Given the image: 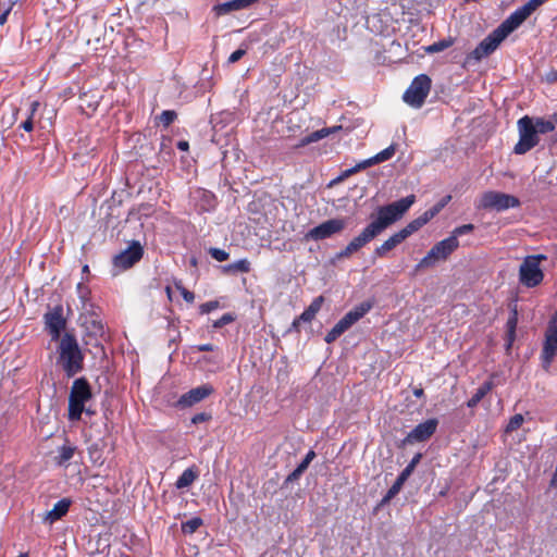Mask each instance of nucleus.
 I'll return each instance as SVG.
<instances>
[{"label": "nucleus", "mask_w": 557, "mask_h": 557, "mask_svg": "<svg viewBox=\"0 0 557 557\" xmlns=\"http://www.w3.org/2000/svg\"><path fill=\"white\" fill-rule=\"evenodd\" d=\"M416 202L413 194L385 206H379L370 215V223L355 236L338 253V258H349L352 253L367 246L386 228L399 221Z\"/></svg>", "instance_id": "1"}, {"label": "nucleus", "mask_w": 557, "mask_h": 557, "mask_svg": "<svg viewBox=\"0 0 557 557\" xmlns=\"http://www.w3.org/2000/svg\"><path fill=\"white\" fill-rule=\"evenodd\" d=\"M58 361L67 377H73L84 369L85 356L74 334L64 333L59 341Z\"/></svg>", "instance_id": "2"}, {"label": "nucleus", "mask_w": 557, "mask_h": 557, "mask_svg": "<svg viewBox=\"0 0 557 557\" xmlns=\"http://www.w3.org/2000/svg\"><path fill=\"white\" fill-rule=\"evenodd\" d=\"M92 396L91 386L86 377L82 376L73 381L67 408V418L70 421L75 422L82 419L85 405Z\"/></svg>", "instance_id": "3"}, {"label": "nucleus", "mask_w": 557, "mask_h": 557, "mask_svg": "<svg viewBox=\"0 0 557 557\" xmlns=\"http://www.w3.org/2000/svg\"><path fill=\"white\" fill-rule=\"evenodd\" d=\"M545 255L527 256L519 267V282L527 288H534L541 285L545 274L541 268V262L545 261Z\"/></svg>", "instance_id": "4"}, {"label": "nucleus", "mask_w": 557, "mask_h": 557, "mask_svg": "<svg viewBox=\"0 0 557 557\" xmlns=\"http://www.w3.org/2000/svg\"><path fill=\"white\" fill-rule=\"evenodd\" d=\"M373 307L371 301H363L348 311L333 327L330 330L324 341L327 344L334 343L342 334L349 330L356 322L363 318Z\"/></svg>", "instance_id": "5"}, {"label": "nucleus", "mask_w": 557, "mask_h": 557, "mask_svg": "<svg viewBox=\"0 0 557 557\" xmlns=\"http://www.w3.org/2000/svg\"><path fill=\"white\" fill-rule=\"evenodd\" d=\"M373 307L371 301H363L348 311L333 327L330 330L324 341L327 344L334 343L342 334L349 330L356 322L363 318Z\"/></svg>", "instance_id": "6"}, {"label": "nucleus", "mask_w": 557, "mask_h": 557, "mask_svg": "<svg viewBox=\"0 0 557 557\" xmlns=\"http://www.w3.org/2000/svg\"><path fill=\"white\" fill-rule=\"evenodd\" d=\"M373 307L371 301H363L348 311L333 327L330 330L324 341L327 344L334 343L342 334L349 330L356 322L363 318Z\"/></svg>", "instance_id": "7"}, {"label": "nucleus", "mask_w": 557, "mask_h": 557, "mask_svg": "<svg viewBox=\"0 0 557 557\" xmlns=\"http://www.w3.org/2000/svg\"><path fill=\"white\" fill-rule=\"evenodd\" d=\"M373 307L371 301H363L348 311L333 327L330 330L324 341L327 344L334 343L342 334L349 330L356 322L363 318Z\"/></svg>", "instance_id": "8"}, {"label": "nucleus", "mask_w": 557, "mask_h": 557, "mask_svg": "<svg viewBox=\"0 0 557 557\" xmlns=\"http://www.w3.org/2000/svg\"><path fill=\"white\" fill-rule=\"evenodd\" d=\"M373 307L371 301H363L348 311L333 327L330 330L324 341L327 344L334 343L342 334L349 330L356 322L363 318Z\"/></svg>", "instance_id": "9"}, {"label": "nucleus", "mask_w": 557, "mask_h": 557, "mask_svg": "<svg viewBox=\"0 0 557 557\" xmlns=\"http://www.w3.org/2000/svg\"><path fill=\"white\" fill-rule=\"evenodd\" d=\"M459 247V240L455 237L447 238L436 243L429 252L418 262L416 271L434 267L440 261H446L449 256Z\"/></svg>", "instance_id": "10"}, {"label": "nucleus", "mask_w": 557, "mask_h": 557, "mask_svg": "<svg viewBox=\"0 0 557 557\" xmlns=\"http://www.w3.org/2000/svg\"><path fill=\"white\" fill-rule=\"evenodd\" d=\"M519 140L513 147L516 154H524L533 149L540 143V137L534 126V119L524 115L517 122Z\"/></svg>", "instance_id": "11"}, {"label": "nucleus", "mask_w": 557, "mask_h": 557, "mask_svg": "<svg viewBox=\"0 0 557 557\" xmlns=\"http://www.w3.org/2000/svg\"><path fill=\"white\" fill-rule=\"evenodd\" d=\"M519 206L520 200L516 196L494 190L483 193L475 205L479 210H495L498 212Z\"/></svg>", "instance_id": "12"}, {"label": "nucleus", "mask_w": 557, "mask_h": 557, "mask_svg": "<svg viewBox=\"0 0 557 557\" xmlns=\"http://www.w3.org/2000/svg\"><path fill=\"white\" fill-rule=\"evenodd\" d=\"M431 78L426 74L416 76L403 95V100L410 107L421 108L431 90Z\"/></svg>", "instance_id": "13"}, {"label": "nucleus", "mask_w": 557, "mask_h": 557, "mask_svg": "<svg viewBox=\"0 0 557 557\" xmlns=\"http://www.w3.org/2000/svg\"><path fill=\"white\" fill-rule=\"evenodd\" d=\"M421 227L414 220L410 221L405 227L391 235L380 246L373 250L374 258H385L389 251L395 249L398 245L404 243L409 236L418 232Z\"/></svg>", "instance_id": "14"}, {"label": "nucleus", "mask_w": 557, "mask_h": 557, "mask_svg": "<svg viewBox=\"0 0 557 557\" xmlns=\"http://www.w3.org/2000/svg\"><path fill=\"white\" fill-rule=\"evenodd\" d=\"M45 330L51 337V341L58 342L62 338L61 334L66 327V319L63 314V307L61 305L50 308L44 314Z\"/></svg>", "instance_id": "15"}, {"label": "nucleus", "mask_w": 557, "mask_h": 557, "mask_svg": "<svg viewBox=\"0 0 557 557\" xmlns=\"http://www.w3.org/2000/svg\"><path fill=\"white\" fill-rule=\"evenodd\" d=\"M557 354V311L548 322L545 332V341L542 349V363L545 370H548Z\"/></svg>", "instance_id": "16"}, {"label": "nucleus", "mask_w": 557, "mask_h": 557, "mask_svg": "<svg viewBox=\"0 0 557 557\" xmlns=\"http://www.w3.org/2000/svg\"><path fill=\"white\" fill-rule=\"evenodd\" d=\"M346 227V220L342 218L330 219L314 226L306 234V239L323 240L341 233Z\"/></svg>", "instance_id": "17"}, {"label": "nucleus", "mask_w": 557, "mask_h": 557, "mask_svg": "<svg viewBox=\"0 0 557 557\" xmlns=\"http://www.w3.org/2000/svg\"><path fill=\"white\" fill-rule=\"evenodd\" d=\"M504 39L505 36L497 28H495L475 47L473 51L469 53L468 59L481 61L483 58L492 54Z\"/></svg>", "instance_id": "18"}, {"label": "nucleus", "mask_w": 557, "mask_h": 557, "mask_svg": "<svg viewBox=\"0 0 557 557\" xmlns=\"http://www.w3.org/2000/svg\"><path fill=\"white\" fill-rule=\"evenodd\" d=\"M438 421L435 418L428 419L416 425L403 440L404 445L425 442L436 432Z\"/></svg>", "instance_id": "19"}, {"label": "nucleus", "mask_w": 557, "mask_h": 557, "mask_svg": "<svg viewBox=\"0 0 557 557\" xmlns=\"http://www.w3.org/2000/svg\"><path fill=\"white\" fill-rule=\"evenodd\" d=\"M214 393V387L209 384H202L200 386L194 387L190 391L184 393L177 400L176 406L178 408L185 409L193 407L194 405L202 401Z\"/></svg>", "instance_id": "20"}, {"label": "nucleus", "mask_w": 557, "mask_h": 557, "mask_svg": "<svg viewBox=\"0 0 557 557\" xmlns=\"http://www.w3.org/2000/svg\"><path fill=\"white\" fill-rule=\"evenodd\" d=\"M422 458V455L420 453L416 454L413 458L410 460V462L406 466V468L399 473L396 481L393 483V485L388 488L386 494L384 495L382 503H388L391 499H393L401 490L405 482L408 480V478L413 472L417 465L420 462Z\"/></svg>", "instance_id": "21"}, {"label": "nucleus", "mask_w": 557, "mask_h": 557, "mask_svg": "<svg viewBox=\"0 0 557 557\" xmlns=\"http://www.w3.org/2000/svg\"><path fill=\"white\" fill-rule=\"evenodd\" d=\"M144 255V249L138 242H133L127 249L114 258V264L122 269H128L138 262Z\"/></svg>", "instance_id": "22"}, {"label": "nucleus", "mask_w": 557, "mask_h": 557, "mask_svg": "<svg viewBox=\"0 0 557 557\" xmlns=\"http://www.w3.org/2000/svg\"><path fill=\"white\" fill-rule=\"evenodd\" d=\"M77 446L72 444L67 437H65L64 443L58 447L57 455L53 458V461L59 467H67L69 461L74 457L77 451Z\"/></svg>", "instance_id": "23"}, {"label": "nucleus", "mask_w": 557, "mask_h": 557, "mask_svg": "<svg viewBox=\"0 0 557 557\" xmlns=\"http://www.w3.org/2000/svg\"><path fill=\"white\" fill-rule=\"evenodd\" d=\"M72 500L70 498H62L59 502H57L53 506V508L46 512L44 517V521L48 522L50 524L54 523L55 521L60 520L62 517H64L70 507H71Z\"/></svg>", "instance_id": "24"}, {"label": "nucleus", "mask_w": 557, "mask_h": 557, "mask_svg": "<svg viewBox=\"0 0 557 557\" xmlns=\"http://www.w3.org/2000/svg\"><path fill=\"white\" fill-rule=\"evenodd\" d=\"M527 18L521 15L517 9L505 21L500 23L497 29L505 36V38L517 29Z\"/></svg>", "instance_id": "25"}, {"label": "nucleus", "mask_w": 557, "mask_h": 557, "mask_svg": "<svg viewBox=\"0 0 557 557\" xmlns=\"http://www.w3.org/2000/svg\"><path fill=\"white\" fill-rule=\"evenodd\" d=\"M451 196L444 197L440 202L434 205L432 208L423 212L420 216L413 219L418 222L420 227H423L429 221H431L435 215H437L442 209L450 201Z\"/></svg>", "instance_id": "26"}, {"label": "nucleus", "mask_w": 557, "mask_h": 557, "mask_svg": "<svg viewBox=\"0 0 557 557\" xmlns=\"http://www.w3.org/2000/svg\"><path fill=\"white\" fill-rule=\"evenodd\" d=\"M339 128H341V126H334V127H324V128L314 131L311 134L302 137L296 147H305L309 144L317 143V141L327 137L329 135L335 133Z\"/></svg>", "instance_id": "27"}, {"label": "nucleus", "mask_w": 557, "mask_h": 557, "mask_svg": "<svg viewBox=\"0 0 557 557\" xmlns=\"http://www.w3.org/2000/svg\"><path fill=\"white\" fill-rule=\"evenodd\" d=\"M199 476V470L196 466H191L183 471L177 478L175 486L178 490L190 486Z\"/></svg>", "instance_id": "28"}, {"label": "nucleus", "mask_w": 557, "mask_h": 557, "mask_svg": "<svg viewBox=\"0 0 557 557\" xmlns=\"http://www.w3.org/2000/svg\"><path fill=\"white\" fill-rule=\"evenodd\" d=\"M493 380L485 381L467 401L469 408H474L494 388Z\"/></svg>", "instance_id": "29"}, {"label": "nucleus", "mask_w": 557, "mask_h": 557, "mask_svg": "<svg viewBox=\"0 0 557 557\" xmlns=\"http://www.w3.org/2000/svg\"><path fill=\"white\" fill-rule=\"evenodd\" d=\"M251 267L250 262L247 259H240L236 262L226 264L223 267L224 273H235V272H242V273H248L250 272Z\"/></svg>", "instance_id": "30"}, {"label": "nucleus", "mask_w": 557, "mask_h": 557, "mask_svg": "<svg viewBox=\"0 0 557 557\" xmlns=\"http://www.w3.org/2000/svg\"><path fill=\"white\" fill-rule=\"evenodd\" d=\"M517 324H518V312L516 309H513L510 317L507 320V323H506L508 347H510L515 341Z\"/></svg>", "instance_id": "31"}, {"label": "nucleus", "mask_w": 557, "mask_h": 557, "mask_svg": "<svg viewBox=\"0 0 557 557\" xmlns=\"http://www.w3.org/2000/svg\"><path fill=\"white\" fill-rule=\"evenodd\" d=\"M40 103L38 101H33L29 106L27 117L24 122L21 123L20 127L25 132H32L34 129V115L37 112Z\"/></svg>", "instance_id": "32"}, {"label": "nucleus", "mask_w": 557, "mask_h": 557, "mask_svg": "<svg viewBox=\"0 0 557 557\" xmlns=\"http://www.w3.org/2000/svg\"><path fill=\"white\" fill-rule=\"evenodd\" d=\"M454 41L455 40L451 37L444 38L442 40H438V41L433 42L432 45L428 46L425 48V51L428 53H437V52L444 51V50L450 48L454 45Z\"/></svg>", "instance_id": "33"}, {"label": "nucleus", "mask_w": 557, "mask_h": 557, "mask_svg": "<svg viewBox=\"0 0 557 557\" xmlns=\"http://www.w3.org/2000/svg\"><path fill=\"white\" fill-rule=\"evenodd\" d=\"M534 126L536 127V133L539 134H547L555 131V123L552 117L549 120H545L543 117H536L534 120Z\"/></svg>", "instance_id": "34"}, {"label": "nucleus", "mask_w": 557, "mask_h": 557, "mask_svg": "<svg viewBox=\"0 0 557 557\" xmlns=\"http://www.w3.org/2000/svg\"><path fill=\"white\" fill-rule=\"evenodd\" d=\"M203 521L200 517H193L191 519L182 522V532L184 534H193L195 533L201 525Z\"/></svg>", "instance_id": "35"}, {"label": "nucleus", "mask_w": 557, "mask_h": 557, "mask_svg": "<svg viewBox=\"0 0 557 557\" xmlns=\"http://www.w3.org/2000/svg\"><path fill=\"white\" fill-rule=\"evenodd\" d=\"M177 119V113L174 110H164L157 117L159 124L168 128Z\"/></svg>", "instance_id": "36"}, {"label": "nucleus", "mask_w": 557, "mask_h": 557, "mask_svg": "<svg viewBox=\"0 0 557 557\" xmlns=\"http://www.w3.org/2000/svg\"><path fill=\"white\" fill-rule=\"evenodd\" d=\"M87 450L89 458L94 463L102 465V449L99 447L97 443H94L90 446H88Z\"/></svg>", "instance_id": "37"}, {"label": "nucleus", "mask_w": 557, "mask_h": 557, "mask_svg": "<svg viewBox=\"0 0 557 557\" xmlns=\"http://www.w3.org/2000/svg\"><path fill=\"white\" fill-rule=\"evenodd\" d=\"M523 416L521 413H516L509 419L505 432L512 433L513 431H517L523 424Z\"/></svg>", "instance_id": "38"}, {"label": "nucleus", "mask_w": 557, "mask_h": 557, "mask_svg": "<svg viewBox=\"0 0 557 557\" xmlns=\"http://www.w3.org/2000/svg\"><path fill=\"white\" fill-rule=\"evenodd\" d=\"M395 154V146L391 145L374 156V161L377 163L389 160Z\"/></svg>", "instance_id": "39"}, {"label": "nucleus", "mask_w": 557, "mask_h": 557, "mask_svg": "<svg viewBox=\"0 0 557 557\" xmlns=\"http://www.w3.org/2000/svg\"><path fill=\"white\" fill-rule=\"evenodd\" d=\"M474 228H475V226L473 224H471V223L463 224V225L455 227L451 231L449 236L450 237H455V239H458L459 236L472 233L474 231Z\"/></svg>", "instance_id": "40"}, {"label": "nucleus", "mask_w": 557, "mask_h": 557, "mask_svg": "<svg viewBox=\"0 0 557 557\" xmlns=\"http://www.w3.org/2000/svg\"><path fill=\"white\" fill-rule=\"evenodd\" d=\"M236 320V315L234 313L227 312L224 313L220 319L215 320L212 324L213 329H221L224 325H227Z\"/></svg>", "instance_id": "41"}, {"label": "nucleus", "mask_w": 557, "mask_h": 557, "mask_svg": "<svg viewBox=\"0 0 557 557\" xmlns=\"http://www.w3.org/2000/svg\"><path fill=\"white\" fill-rule=\"evenodd\" d=\"M208 252L214 260L220 262L226 261L230 258V253L224 249L211 247Z\"/></svg>", "instance_id": "42"}, {"label": "nucleus", "mask_w": 557, "mask_h": 557, "mask_svg": "<svg viewBox=\"0 0 557 557\" xmlns=\"http://www.w3.org/2000/svg\"><path fill=\"white\" fill-rule=\"evenodd\" d=\"M220 307V302L218 300H211L203 302L199 306V312L200 314H207L211 311L218 309Z\"/></svg>", "instance_id": "43"}, {"label": "nucleus", "mask_w": 557, "mask_h": 557, "mask_svg": "<svg viewBox=\"0 0 557 557\" xmlns=\"http://www.w3.org/2000/svg\"><path fill=\"white\" fill-rule=\"evenodd\" d=\"M214 11L218 15H225V14H228L230 12L232 11H235L234 10V5L232 3V0L231 1H227V2H224V3H220L218 5L214 7Z\"/></svg>", "instance_id": "44"}, {"label": "nucleus", "mask_w": 557, "mask_h": 557, "mask_svg": "<svg viewBox=\"0 0 557 557\" xmlns=\"http://www.w3.org/2000/svg\"><path fill=\"white\" fill-rule=\"evenodd\" d=\"M324 302V297L323 296H318L317 298H314L311 304L309 305V307L307 308L312 314H317L320 310H321V307Z\"/></svg>", "instance_id": "45"}, {"label": "nucleus", "mask_w": 557, "mask_h": 557, "mask_svg": "<svg viewBox=\"0 0 557 557\" xmlns=\"http://www.w3.org/2000/svg\"><path fill=\"white\" fill-rule=\"evenodd\" d=\"M176 288L180 290L184 300L188 304H193L195 300V294L187 288H185L182 284H176Z\"/></svg>", "instance_id": "46"}, {"label": "nucleus", "mask_w": 557, "mask_h": 557, "mask_svg": "<svg viewBox=\"0 0 557 557\" xmlns=\"http://www.w3.org/2000/svg\"><path fill=\"white\" fill-rule=\"evenodd\" d=\"M257 1L258 0H232V3L234 5V10L239 11L249 8Z\"/></svg>", "instance_id": "47"}, {"label": "nucleus", "mask_w": 557, "mask_h": 557, "mask_svg": "<svg viewBox=\"0 0 557 557\" xmlns=\"http://www.w3.org/2000/svg\"><path fill=\"white\" fill-rule=\"evenodd\" d=\"M202 196H203V201L206 202L207 207L205 208L206 210H211L214 208L215 206V196L214 194L210 193V191H203L202 193Z\"/></svg>", "instance_id": "48"}, {"label": "nucleus", "mask_w": 557, "mask_h": 557, "mask_svg": "<svg viewBox=\"0 0 557 557\" xmlns=\"http://www.w3.org/2000/svg\"><path fill=\"white\" fill-rule=\"evenodd\" d=\"M247 53V49L246 48H239L237 50H235L234 52L231 53V55L228 57V63H236L237 61H239L245 54Z\"/></svg>", "instance_id": "49"}, {"label": "nucleus", "mask_w": 557, "mask_h": 557, "mask_svg": "<svg viewBox=\"0 0 557 557\" xmlns=\"http://www.w3.org/2000/svg\"><path fill=\"white\" fill-rule=\"evenodd\" d=\"M315 458V453L314 450L310 449L305 458L302 459V461L298 465V467H300L301 469H304L305 471L307 470V468L309 467V465L311 463V461Z\"/></svg>", "instance_id": "50"}, {"label": "nucleus", "mask_w": 557, "mask_h": 557, "mask_svg": "<svg viewBox=\"0 0 557 557\" xmlns=\"http://www.w3.org/2000/svg\"><path fill=\"white\" fill-rule=\"evenodd\" d=\"M210 419H211V414L210 413L200 412V413L195 414L191 418V422L194 424H198V423H202V422L209 421Z\"/></svg>", "instance_id": "51"}, {"label": "nucleus", "mask_w": 557, "mask_h": 557, "mask_svg": "<svg viewBox=\"0 0 557 557\" xmlns=\"http://www.w3.org/2000/svg\"><path fill=\"white\" fill-rule=\"evenodd\" d=\"M304 472H305V470L297 466V468L294 469L288 474V476L286 478V482L289 483V482H294V481L298 480Z\"/></svg>", "instance_id": "52"}, {"label": "nucleus", "mask_w": 557, "mask_h": 557, "mask_svg": "<svg viewBox=\"0 0 557 557\" xmlns=\"http://www.w3.org/2000/svg\"><path fill=\"white\" fill-rule=\"evenodd\" d=\"M518 10L521 12V15L528 18L536 9L533 8L528 1L522 7L518 8Z\"/></svg>", "instance_id": "53"}, {"label": "nucleus", "mask_w": 557, "mask_h": 557, "mask_svg": "<svg viewBox=\"0 0 557 557\" xmlns=\"http://www.w3.org/2000/svg\"><path fill=\"white\" fill-rule=\"evenodd\" d=\"M518 10L521 12V15L528 18L536 9L533 8L528 1L522 7L518 8Z\"/></svg>", "instance_id": "54"}, {"label": "nucleus", "mask_w": 557, "mask_h": 557, "mask_svg": "<svg viewBox=\"0 0 557 557\" xmlns=\"http://www.w3.org/2000/svg\"><path fill=\"white\" fill-rule=\"evenodd\" d=\"M518 10L521 12V15L528 18L536 9L533 8L528 1L522 7L518 8Z\"/></svg>", "instance_id": "55"}, {"label": "nucleus", "mask_w": 557, "mask_h": 557, "mask_svg": "<svg viewBox=\"0 0 557 557\" xmlns=\"http://www.w3.org/2000/svg\"><path fill=\"white\" fill-rule=\"evenodd\" d=\"M77 290L79 294V298L85 304V301L88 299V295L90 294L88 287L84 286L82 283H78Z\"/></svg>", "instance_id": "56"}, {"label": "nucleus", "mask_w": 557, "mask_h": 557, "mask_svg": "<svg viewBox=\"0 0 557 557\" xmlns=\"http://www.w3.org/2000/svg\"><path fill=\"white\" fill-rule=\"evenodd\" d=\"M13 2H9L8 7L0 14V25H4L7 23L8 16L12 11Z\"/></svg>", "instance_id": "57"}, {"label": "nucleus", "mask_w": 557, "mask_h": 557, "mask_svg": "<svg viewBox=\"0 0 557 557\" xmlns=\"http://www.w3.org/2000/svg\"><path fill=\"white\" fill-rule=\"evenodd\" d=\"M301 322H311L315 315L312 314L308 309H305V311L298 317Z\"/></svg>", "instance_id": "58"}, {"label": "nucleus", "mask_w": 557, "mask_h": 557, "mask_svg": "<svg viewBox=\"0 0 557 557\" xmlns=\"http://www.w3.org/2000/svg\"><path fill=\"white\" fill-rule=\"evenodd\" d=\"M195 349L197 351L205 352V351H213L215 349V347L213 344L208 343V344L197 345V346H195Z\"/></svg>", "instance_id": "59"}, {"label": "nucleus", "mask_w": 557, "mask_h": 557, "mask_svg": "<svg viewBox=\"0 0 557 557\" xmlns=\"http://www.w3.org/2000/svg\"><path fill=\"white\" fill-rule=\"evenodd\" d=\"M360 163H361V166H362L363 170L367 169V168H370V166H372L374 164H377V162L374 161V156L369 158V159H367V160L361 161Z\"/></svg>", "instance_id": "60"}, {"label": "nucleus", "mask_w": 557, "mask_h": 557, "mask_svg": "<svg viewBox=\"0 0 557 557\" xmlns=\"http://www.w3.org/2000/svg\"><path fill=\"white\" fill-rule=\"evenodd\" d=\"M412 394L417 398H422V397H424V389L422 387H420V386L419 387H414L412 389Z\"/></svg>", "instance_id": "61"}, {"label": "nucleus", "mask_w": 557, "mask_h": 557, "mask_svg": "<svg viewBox=\"0 0 557 557\" xmlns=\"http://www.w3.org/2000/svg\"><path fill=\"white\" fill-rule=\"evenodd\" d=\"M177 148H178L180 150H182V151H186V150H188L189 145H188V143H187V141L182 140V141H178V143H177Z\"/></svg>", "instance_id": "62"}, {"label": "nucleus", "mask_w": 557, "mask_h": 557, "mask_svg": "<svg viewBox=\"0 0 557 557\" xmlns=\"http://www.w3.org/2000/svg\"><path fill=\"white\" fill-rule=\"evenodd\" d=\"M300 322L301 321L299 320L298 317L296 319H294V321L292 323V330H295L296 332H299Z\"/></svg>", "instance_id": "63"}, {"label": "nucleus", "mask_w": 557, "mask_h": 557, "mask_svg": "<svg viewBox=\"0 0 557 557\" xmlns=\"http://www.w3.org/2000/svg\"><path fill=\"white\" fill-rule=\"evenodd\" d=\"M529 3L535 9L540 8L544 1L543 0H529Z\"/></svg>", "instance_id": "64"}]
</instances>
